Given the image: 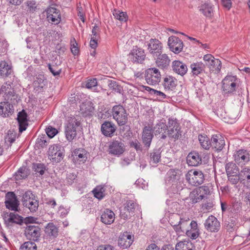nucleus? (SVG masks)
Returning a JSON list of instances; mask_svg holds the SVG:
<instances>
[{
    "mask_svg": "<svg viewBox=\"0 0 250 250\" xmlns=\"http://www.w3.org/2000/svg\"><path fill=\"white\" fill-rule=\"evenodd\" d=\"M112 113L113 119L119 125H125L128 120V114L125 108L121 105H116L113 107Z\"/></svg>",
    "mask_w": 250,
    "mask_h": 250,
    "instance_id": "f257e3e1",
    "label": "nucleus"
},
{
    "mask_svg": "<svg viewBox=\"0 0 250 250\" xmlns=\"http://www.w3.org/2000/svg\"><path fill=\"white\" fill-rule=\"evenodd\" d=\"M186 179L191 185L197 187L204 182L205 177L201 171L190 170L186 174Z\"/></svg>",
    "mask_w": 250,
    "mask_h": 250,
    "instance_id": "f03ea898",
    "label": "nucleus"
},
{
    "mask_svg": "<svg viewBox=\"0 0 250 250\" xmlns=\"http://www.w3.org/2000/svg\"><path fill=\"white\" fill-rule=\"evenodd\" d=\"M167 135L169 137L175 140H177L181 136V131L179 124L176 119H169L167 125Z\"/></svg>",
    "mask_w": 250,
    "mask_h": 250,
    "instance_id": "7ed1b4c3",
    "label": "nucleus"
},
{
    "mask_svg": "<svg viewBox=\"0 0 250 250\" xmlns=\"http://www.w3.org/2000/svg\"><path fill=\"white\" fill-rule=\"evenodd\" d=\"M49 159L53 163H59L63 159L64 149L61 146H51L47 151Z\"/></svg>",
    "mask_w": 250,
    "mask_h": 250,
    "instance_id": "20e7f679",
    "label": "nucleus"
},
{
    "mask_svg": "<svg viewBox=\"0 0 250 250\" xmlns=\"http://www.w3.org/2000/svg\"><path fill=\"white\" fill-rule=\"evenodd\" d=\"M145 79L148 84L155 85L161 81V75L159 70L156 68H150L145 72Z\"/></svg>",
    "mask_w": 250,
    "mask_h": 250,
    "instance_id": "39448f33",
    "label": "nucleus"
},
{
    "mask_svg": "<svg viewBox=\"0 0 250 250\" xmlns=\"http://www.w3.org/2000/svg\"><path fill=\"white\" fill-rule=\"evenodd\" d=\"M4 223L8 228H11L15 224L21 225L23 218L15 212L6 213L3 216Z\"/></svg>",
    "mask_w": 250,
    "mask_h": 250,
    "instance_id": "423d86ee",
    "label": "nucleus"
},
{
    "mask_svg": "<svg viewBox=\"0 0 250 250\" xmlns=\"http://www.w3.org/2000/svg\"><path fill=\"white\" fill-rule=\"evenodd\" d=\"M125 150V146L121 140H114L110 142L108 146L109 154L119 156L122 155Z\"/></svg>",
    "mask_w": 250,
    "mask_h": 250,
    "instance_id": "0eeeda50",
    "label": "nucleus"
},
{
    "mask_svg": "<svg viewBox=\"0 0 250 250\" xmlns=\"http://www.w3.org/2000/svg\"><path fill=\"white\" fill-rule=\"evenodd\" d=\"M80 124V123L75 119L68 122L65 130V136L68 141H71L76 137L77 128Z\"/></svg>",
    "mask_w": 250,
    "mask_h": 250,
    "instance_id": "6e6552de",
    "label": "nucleus"
},
{
    "mask_svg": "<svg viewBox=\"0 0 250 250\" xmlns=\"http://www.w3.org/2000/svg\"><path fill=\"white\" fill-rule=\"evenodd\" d=\"M46 12L47 19L49 22L55 24L60 23L61 21V14L59 10L52 5L46 9Z\"/></svg>",
    "mask_w": 250,
    "mask_h": 250,
    "instance_id": "1a4fd4ad",
    "label": "nucleus"
},
{
    "mask_svg": "<svg viewBox=\"0 0 250 250\" xmlns=\"http://www.w3.org/2000/svg\"><path fill=\"white\" fill-rule=\"evenodd\" d=\"M154 136L152 127L150 125H146L143 129L142 139L144 147L148 149Z\"/></svg>",
    "mask_w": 250,
    "mask_h": 250,
    "instance_id": "9d476101",
    "label": "nucleus"
},
{
    "mask_svg": "<svg viewBox=\"0 0 250 250\" xmlns=\"http://www.w3.org/2000/svg\"><path fill=\"white\" fill-rule=\"evenodd\" d=\"M162 48V43L156 39H151L147 44V50L153 57L160 55Z\"/></svg>",
    "mask_w": 250,
    "mask_h": 250,
    "instance_id": "9b49d317",
    "label": "nucleus"
},
{
    "mask_svg": "<svg viewBox=\"0 0 250 250\" xmlns=\"http://www.w3.org/2000/svg\"><path fill=\"white\" fill-rule=\"evenodd\" d=\"M146 58L144 50L135 46L128 55V58L133 62L142 63Z\"/></svg>",
    "mask_w": 250,
    "mask_h": 250,
    "instance_id": "f8f14e48",
    "label": "nucleus"
},
{
    "mask_svg": "<svg viewBox=\"0 0 250 250\" xmlns=\"http://www.w3.org/2000/svg\"><path fill=\"white\" fill-rule=\"evenodd\" d=\"M168 45L171 51L175 54H178L182 51L184 44L181 39L172 36L168 38Z\"/></svg>",
    "mask_w": 250,
    "mask_h": 250,
    "instance_id": "ddd939ff",
    "label": "nucleus"
},
{
    "mask_svg": "<svg viewBox=\"0 0 250 250\" xmlns=\"http://www.w3.org/2000/svg\"><path fill=\"white\" fill-rule=\"evenodd\" d=\"M5 204L6 208L11 210H18L19 202L14 192H8L6 194Z\"/></svg>",
    "mask_w": 250,
    "mask_h": 250,
    "instance_id": "4468645a",
    "label": "nucleus"
},
{
    "mask_svg": "<svg viewBox=\"0 0 250 250\" xmlns=\"http://www.w3.org/2000/svg\"><path fill=\"white\" fill-rule=\"evenodd\" d=\"M236 78L232 76H227L222 81V88L226 93H231L235 90Z\"/></svg>",
    "mask_w": 250,
    "mask_h": 250,
    "instance_id": "2eb2a0df",
    "label": "nucleus"
},
{
    "mask_svg": "<svg viewBox=\"0 0 250 250\" xmlns=\"http://www.w3.org/2000/svg\"><path fill=\"white\" fill-rule=\"evenodd\" d=\"M204 226L208 231L211 232H217L220 228V222L213 215L208 216L204 223Z\"/></svg>",
    "mask_w": 250,
    "mask_h": 250,
    "instance_id": "dca6fc26",
    "label": "nucleus"
},
{
    "mask_svg": "<svg viewBox=\"0 0 250 250\" xmlns=\"http://www.w3.org/2000/svg\"><path fill=\"white\" fill-rule=\"evenodd\" d=\"M25 234L28 239L37 241L41 236V228L37 226L29 225L25 230Z\"/></svg>",
    "mask_w": 250,
    "mask_h": 250,
    "instance_id": "f3484780",
    "label": "nucleus"
},
{
    "mask_svg": "<svg viewBox=\"0 0 250 250\" xmlns=\"http://www.w3.org/2000/svg\"><path fill=\"white\" fill-rule=\"evenodd\" d=\"M167 124L163 120H161L152 128V131L155 136L159 135L161 139L165 140L167 137Z\"/></svg>",
    "mask_w": 250,
    "mask_h": 250,
    "instance_id": "a211bd4d",
    "label": "nucleus"
},
{
    "mask_svg": "<svg viewBox=\"0 0 250 250\" xmlns=\"http://www.w3.org/2000/svg\"><path fill=\"white\" fill-rule=\"evenodd\" d=\"M116 130V125L111 122L105 121L101 125L102 132L106 137H112Z\"/></svg>",
    "mask_w": 250,
    "mask_h": 250,
    "instance_id": "6ab92c4d",
    "label": "nucleus"
},
{
    "mask_svg": "<svg viewBox=\"0 0 250 250\" xmlns=\"http://www.w3.org/2000/svg\"><path fill=\"white\" fill-rule=\"evenodd\" d=\"M72 157L73 161L76 163V162H79L84 163L86 161L87 159V151L84 149L79 148L75 149L72 152Z\"/></svg>",
    "mask_w": 250,
    "mask_h": 250,
    "instance_id": "aec40b11",
    "label": "nucleus"
},
{
    "mask_svg": "<svg viewBox=\"0 0 250 250\" xmlns=\"http://www.w3.org/2000/svg\"><path fill=\"white\" fill-rule=\"evenodd\" d=\"M44 232L46 236L50 239L56 238L59 234V228L53 223H49L45 226Z\"/></svg>",
    "mask_w": 250,
    "mask_h": 250,
    "instance_id": "412c9836",
    "label": "nucleus"
},
{
    "mask_svg": "<svg viewBox=\"0 0 250 250\" xmlns=\"http://www.w3.org/2000/svg\"><path fill=\"white\" fill-rule=\"evenodd\" d=\"M173 71L176 74L183 76L188 71V67L185 63L179 61H174L172 63Z\"/></svg>",
    "mask_w": 250,
    "mask_h": 250,
    "instance_id": "4be33fe9",
    "label": "nucleus"
},
{
    "mask_svg": "<svg viewBox=\"0 0 250 250\" xmlns=\"http://www.w3.org/2000/svg\"><path fill=\"white\" fill-rule=\"evenodd\" d=\"M27 118V115L24 110H22L18 114L17 120L19 125V131L20 132L25 130L28 125Z\"/></svg>",
    "mask_w": 250,
    "mask_h": 250,
    "instance_id": "5701e85b",
    "label": "nucleus"
},
{
    "mask_svg": "<svg viewBox=\"0 0 250 250\" xmlns=\"http://www.w3.org/2000/svg\"><path fill=\"white\" fill-rule=\"evenodd\" d=\"M187 161L189 166H197L201 163V158L198 153L193 151L188 154Z\"/></svg>",
    "mask_w": 250,
    "mask_h": 250,
    "instance_id": "b1692460",
    "label": "nucleus"
},
{
    "mask_svg": "<svg viewBox=\"0 0 250 250\" xmlns=\"http://www.w3.org/2000/svg\"><path fill=\"white\" fill-rule=\"evenodd\" d=\"M156 63L159 67L166 69L169 65L170 60L166 54L158 55Z\"/></svg>",
    "mask_w": 250,
    "mask_h": 250,
    "instance_id": "393cba45",
    "label": "nucleus"
},
{
    "mask_svg": "<svg viewBox=\"0 0 250 250\" xmlns=\"http://www.w3.org/2000/svg\"><path fill=\"white\" fill-rule=\"evenodd\" d=\"M181 174L179 169H170L167 173V180L170 183L176 182L180 179Z\"/></svg>",
    "mask_w": 250,
    "mask_h": 250,
    "instance_id": "a878e982",
    "label": "nucleus"
},
{
    "mask_svg": "<svg viewBox=\"0 0 250 250\" xmlns=\"http://www.w3.org/2000/svg\"><path fill=\"white\" fill-rule=\"evenodd\" d=\"M211 146L218 151L221 150L225 146V141L219 134L213 135L211 140Z\"/></svg>",
    "mask_w": 250,
    "mask_h": 250,
    "instance_id": "bb28decb",
    "label": "nucleus"
},
{
    "mask_svg": "<svg viewBox=\"0 0 250 250\" xmlns=\"http://www.w3.org/2000/svg\"><path fill=\"white\" fill-rule=\"evenodd\" d=\"M114 212L108 209H106L101 216V221L105 224L110 225L112 224L115 219Z\"/></svg>",
    "mask_w": 250,
    "mask_h": 250,
    "instance_id": "cd10ccee",
    "label": "nucleus"
},
{
    "mask_svg": "<svg viewBox=\"0 0 250 250\" xmlns=\"http://www.w3.org/2000/svg\"><path fill=\"white\" fill-rule=\"evenodd\" d=\"M203 199L204 198L203 197V195L199 193V190L196 188L190 192L187 199L189 200V202L191 204H194L199 202Z\"/></svg>",
    "mask_w": 250,
    "mask_h": 250,
    "instance_id": "c85d7f7f",
    "label": "nucleus"
},
{
    "mask_svg": "<svg viewBox=\"0 0 250 250\" xmlns=\"http://www.w3.org/2000/svg\"><path fill=\"white\" fill-rule=\"evenodd\" d=\"M210 72L218 73L221 68V62L218 59H214L209 63H206Z\"/></svg>",
    "mask_w": 250,
    "mask_h": 250,
    "instance_id": "c756f323",
    "label": "nucleus"
},
{
    "mask_svg": "<svg viewBox=\"0 0 250 250\" xmlns=\"http://www.w3.org/2000/svg\"><path fill=\"white\" fill-rule=\"evenodd\" d=\"M190 67L193 75L197 76L204 71L205 64L202 62H197L191 63Z\"/></svg>",
    "mask_w": 250,
    "mask_h": 250,
    "instance_id": "7c9ffc66",
    "label": "nucleus"
},
{
    "mask_svg": "<svg viewBox=\"0 0 250 250\" xmlns=\"http://www.w3.org/2000/svg\"><path fill=\"white\" fill-rule=\"evenodd\" d=\"M240 183L245 184L246 180L247 181V186H250V169L245 167L242 169L239 174Z\"/></svg>",
    "mask_w": 250,
    "mask_h": 250,
    "instance_id": "2f4dec72",
    "label": "nucleus"
},
{
    "mask_svg": "<svg viewBox=\"0 0 250 250\" xmlns=\"http://www.w3.org/2000/svg\"><path fill=\"white\" fill-rule=\"evenodd\" d=\"M226 170L228 176L239 175L240 171L237 165L233 163H229L226 165Z\"/></svg>",
    "mask_w": 250,
    "mask_h": 250,
    "instance_id": "473e14b6",
    "label": "nucleus"
},
{
    "mask_svg": "<svg viewBox=\"0 0 250 250\" xmlns=\"http://www.w3.org/2000/svg\"><path fill=\"white\" fill-rule=\"evenodd\" d=\"M149 162L151 165L157 164L161 160V151L159 149H154L149 155Z\"/></svg>",
    "mask_w": 250,
    "mask_h": 250,
    "instance_id": "72a5a7b5",
    "label": "nucleus"
},
{
    "mask_svg": "<svg viewBox=\"0 0 250 250\" xmlns=\"http://www.w3.org/2000/svg\"><path fill=\"white\" fill-rule=\"evenodd\" d=\"M11 67L5 61L0 62V75L1 76L7 77L11 74Z\"/></svg>",
    "mask_w": 250,
    "mask_h": 250,
    "instance_id": "f704fd0d",
    "label": "nucleus"
},
{
    "mask_svg": "<svg viewBox=\"0 0 250 250\" xmlns=\"http://www.w3.org/2000/svg\"><path fill=\"white\" fill-rule=\"evenodd\" d=\"M29 174V171L26 167H21L15 174L16 180H20L26 178Z\"/></svg>",
    "mask_w": 250,
    "mask_h": 250,
    "instance_id": "c9c22d12",
    "label": "nucleus"
},
{
    "mask_svg": "<svg viewBox=\"0 0 250 250\" xmlns=\"http://www.w3.org/2000/svg\"><path fill=\"white\" fill-rule=\"evenodd\" d=\"M23 206L28 208L31 212H36L38 208L39 202L35 197L31 200L23 203Z\"/></svg>",
    "mask_w": 250,
    "mask_h": 250,
    "instance_id": "e433bc0d",
    "label": "nucleus"
},
{
    "mask_svg": "<svg viewBox=\"0 0 250 250\" xmlns=\"http://www.w3.org/2000/svg\"><path fill=\"white\" fill-rule=\"evenodd\" d=\"M199 11L201 12L206 17L211 16L212 12L211 6L208 3L205 2L202 4L199 7Z\"/></svg>",
    "mask_w": 250,
    "mask_h": 250,
    "instance_id": "4c0bfd02",
    "label": "nucleus"
},
{
    "mask_svg": "<svg viewBox=\"0 0 250 250\" xmlns=\"http://www.w3.org/2000/svg\"><path fill=\"white\" fill-rule=\"evenodd\" d=\"M198 140L202 147L206 149H208L211 146V141H209V138L206 136L199 135Z\"/></svg>",
    "mask_w": 250,
    "mask_h": 250,
    "instance_id": "58836bf2",
    "label": "nucleus"
},
{
    "mask_svg": "<svg viewBox=\"0 0 250 250\" xmlns=\"http://www.w3.org/2000/svg\"><path fill=\"white\" fill-rule=\"evenodd\" d=\"M81 111L85 116L89 115L94 110V107L91 105V103L87 102L83 103L81 105Z\"/></svg>",
    "mask_w": 250,
    "mask_h": 250,
    "instance_id": "ea45409f",
    "label": "nucleus"
},
{
    "mask_svg": "<svg viewBox=\"0 0 250 250\" xmlns=\"http://www.w3.org/2000/svg\"><path fill=\"white\" fill-rule=\"evenodd\" d=\"M113 15L117 20L122 22H125L127 20V15L125 12L114 9L113 12Z\"/></svg>",
    "mask_w": 250,
    "mask_h": 250,
    "instance_id": "a19ab883",
    "label": "nucleus"
},
{
    "mask_svg": "<svg viewBox=\"0 0 250 250\" xmlns=\"http://www.w3.org/2000/svg\"><path fill=\"white\" fill-rule=\"evenodd\" d=\"M108 85L109 88L114 92L121 93L123 91V87L114 81L109 80Z\"/></svg>",
    "mask_w": 250,
    "mask_h": 250,
    "instance_id": "79ce46f5",
    "label": "nucleus"
},
{
    "mask_svg": "<svg viewBox=\"0 0 250 250\" xmlns=\"http://www.w3.org/2000/svg\"><path fill=\"white\" fill-rule=\"evenodd\" d=\"M176 83V79L172 76H169L164 79L165 86L168 87L169 88L175 87L177 85Z\"/></svg>",
    "mask_w": 250,
    "mask_h": 250,
    "instance_id": "37998d69",
    "label": "nucleus"
},
{
    "mask_svg": "<svg viewBox=\"0 0 250 250\" xmlns=\"http://www.w3.org/2000/svg\"><path fill=\"white\" fill-rule=\"evenodd\" d=\"M118 241V246L122 249L127 248L128 247H129L131 245L130 241L126 240V238H125L123 234H121L120 236Z\"/></svg>",
    "mask_w": 250,
    "mask_h": 250,
    "instance_id": "c03bdc74",
    "label": "nucleus"
},
{
    "mask_svg": "<svg viewBox=\"0 0 250 250\" xmlns=\"http://www.w3.org/2000/svg\"><path fill=\"white\" fill-rule=\"evenodd\" d=\"M136 205V204L133 201H127L124 208V210H126L129 213H131L132 214L135 211Z\"/></svg>",
    "mask_w": 250,
    "mask_h": 250,
    "instance_id": "a18cd8bd",
    "label": "nucleus"
},
{
    "mask_svg": "<svg viewBox=\"0 0 250 250\" xmlns=\"http://www.w3.org/2000/svg\"><path fill=\"white\" fill-rule=\"evenodd\" d=\"M49 140L50 139L45 136H42L38 138L36 144L40 147L43 148L47 146Z\"/></svg>",
    "mask_w": 250,
    "mask_h": 250,
    "instance_id": "49530a36",
    "label": "nucleus"
},
{
    "mask_svg": "<svg viewBox=\"0 0 250 250\" xmlns=\"http://www.w3.org/2000/svg\"><path fill=\"white\" fill-rule=\"evenodd\" d=\"M44 77L43 75H39L37 77L36 79L34 82V85L37 88H43L45 84L44 83Z\"/></svg>",
    "mask_w": 250,
    "mask_h": 250,
    "instance_id": "de8ad7c7",
    "label": "nucleus"
},
{
    "mask_svg": "<svg viewBox=\"0 0 250 250\" xmlns=\"http://www.w3.org/2000/svg\"><path fill=\"white\" fill-rule=\"evenodd\" d=\"M24 4L27 6V11H29L30 12L33 13L37 9L38 5L35 0H27Z\"/></svg>",
    "mask_w": 250,
    "mask_h": 250,
    "instance_id": "09e8293b",
    "label": "nucleus"
},
{
    "mask_svg": "<svg viewBox=\"0 0 250 250\" xmlns=\"http://www.w3.org/2000/svg\"><path fill=\"white\" fill-rule=\"evenodd\" d=\"M21 250H37L36 245L30 241L25 242L21 247Z\"/></svg>",
    "mask_w": 250,
    "mask_h": 250,
    "instance_id": "8fccbe9b",
    "label": "nucleus"
},
{
    "mask_svg": "<svg viewBox=\"0 0 250 250\" xmlns=\"http://www.w3.org/2000/svg\"><path fill=\"white\" fill-rule=\"evenodd\" d=\"M35 197V195L31 191H26L22 196L21 200L22 205L23 203H26L28 201H30Z\"/></svg>",
    "mask_w": 250,
    "mask_h": 250,
    "instance_id": "3c124183",
    "label": "nucleus"
},
{
    "mask_svg": "<svg viewBox=\"0 0 250 250\" xmlns=\"http://www.w3.org/2000/svg\"><path fill=\"white\" fill-rule=\"evenodd\" d=\"M4 108V117L9 116L10 115H11L12 113H13L14 112L13 106L9 102H5Z\"/></svg>",
    "mask_w": 250,
    "mask_h": 250,
    "instance_id": "603ef678",
    "label": "nucleus"
},
{
    "mask_svg": "<svg viewBox=\"0 0 250 250\" xmlns=\"http://www.w3.org/2000/svg\"><path fill=\"white\" fill-rule=\"evenodd\" d=\"M33 168L35 171L39 173L40 175H42L44 173L45 167L42 164H33Z\"/></svg>",
    "mask_w": 250,
    "mask_h": 250,
    "instance_id": "864d4df0",
    "label": "nucleus"
},
{
    "mask_svg": "<svg viewBox=\"0 0 250 250\" xmlns=\"http://www.w3.org/2000/svg\"><path fill=\"white\" fill-rule=\"evenodd\" d=\"M78 44L74 38L71 40V50L74 55H77L79 54V49L78 48Z\"/></svg>",
    "mask_w": 250,
    "mask_h": 250,
    "instance_id": "5fc2aeb1",
    "label": "nucleus"
},
{
    "mask_svg": "<svg viewBox=\"0 0 250 250\" xmlns=\"http://www.w3.org/2000/svg\"><path fill=\"white\" fill-rule=\"evenodd\" d=\"M46 133L48 136V138H52L54 137L57 133H58V130L51 126H49L45 129Z\"/></svg>",
    "mask_w": 250,
    "mask_h": 250,
    "instance_id": "6e6d98bb",
    "label": "nucleus"
},
{
    "mask_svg": "<svg viewBox=\"0 0 250 250\" xmlns=\"http://www.w3.org/2000/svg\"><path fill=\"white\" fill-rule=\"evenodd\" d=\"M103 188L97 187L92 191L94 196L98 199H101L104 197L103 192Z\"/></svg>",
    "mask_w": 250,
    "mask_h": 250,
    "instance_id": "4d7b16f0",
    "label": "nucleus"
},
{
    "mask_svg": "<svg viewBox=\"0 0 250 250\" xmlns=\"http://www.w3.org/2000/svg\"><path fill=\"white\" fill-rule=\"evenodd\" d=\"M199 190V193L203 195L205 198L210 192L209 188L208 186H203L197 188Z\"/></svg>",
    "mask_w": 250,
    "mask_h": 250,
    "instance_id": "13d9d810",
    "label": "nucleus"
},
{
    "mask_svg": "<svg viewBox=\"0 0 250 250\" xmlns=\"http://www.w3.org/2000/svg\"><path fill=\"white\" fill-rule=\"evenodd\" d=\"M48 68L54 76H58L60 75L61 72V69L59 68L57 65H52L49 64Z\"/></svg>",
    "mask_w": 250,
    "mask_h": 250,
    "instance_id": "bf43d9fd",
    "label": "nucleus"
},
{
    "mask_svg": "<svg viewBox=\"0 0 250 250\" xmlns=\"http://www.w3.org/2000/svg\"><path fill=\"white\" fill-rule=\"evenodd\" d=\"M99 32L100 29L99 27L95 25L93 27L91 38H94L95 39H99L100 38Z\"/></svg>",
    "mask_w": 250,
    "mask_h": 250,
    "instance_id": "052dcab7",
    "label": "nucleus"
},
{
    "mask_svg": "<svg viewBox=\"0 0 250 250\" xmlns=\"http://www.w3.org/2000/svg\"><path fill=\"white\" fill-rule=\"evenodd\" d=\"M130 145L131 147H134L137 151H142V145L137 140L130 142Z\"/></svg>",
    "mask_w": 250,
    "mask_h": 250,
    "instance_id": "680f3d73",
    "label": "nucleus"
},
{
    "mask_svg": "<svg viewBox=\"0 0 250 250\" xmlns=\"http://www.w3.org/2000/svg\"><path fill=\"white\" fill-rule=\"evenodd\" d=\"M228 180L232 184H236L239 182H240V178H239V175H229V176H228Z\"/></svg>",
    "mask_w": 250,
    "mask_h": 250,
    "instance_id": "e2e57ef3",
    "label": "nucleus"
},
{
    "mask_svg": "<svg viewBox=\"0 0 250 250\" xmlns=\"http://www.w3.org/2000/svg\"><path fill=\"white\" fill-rule=\"evenodd\" d=\"M187 235L192 239H196L199 235L198 230L192 231L187 230L186 232Z\"/></svg>",
    "mask_w": 250,
    "mask_h": 250,
    "instance_id": "0e129e2a",
    "label": "nucleus"
},
{
    "mask_svg": "<svg viewBox=\"0 0 250 250\" xmlns=\"http://www.w3.org/2000/svg\"><path fill=\"white\" fill-rule=\"evenodd\" d=\"M97 85V82L96 79H92L88 80L86 84V87L87 88H91L95 87Z\"/></svg>",
    "mask_w": 250,
    "mask_h": 250,
    "instance_id": "69168bd1",
    "label": "nucleus"
},
{
    "mask_svg": "<svg viewBox=\"0 0 250 250\" xmlns=\"http://www.w3.org/2000/svg\"><path fill=\"white\" fill-rule=\"evenodd\" d=\"M240 159L243 161H247L248 160L249 158L247 157L242 151H239L238 152L237 157L235 158V161H239Z\"/></svg>",
    "mask_w": 250,
    "mask_h": 250,
    "instance_id": "338daca9",
    "label": "nucleus"
},
{
    "mask_svg": "<svg viewBox=\"0 0 250 250\" xmlns=\"http://www.w3.org/2000/svg\"><path fill=\"white\" fill-rule=\"evenodd\" d=\"M97 250H115V249L110 245H105L100 246Z\"/></svg>",
    "mask_w": 250,
    "mask_h": 250,
    "instance_id": "774afa93",
    "label": "nucleus"
}]
</instances>
